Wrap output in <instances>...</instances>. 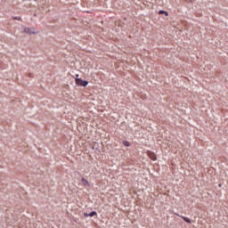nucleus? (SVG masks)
I'll list each match as a JSON object with an SVG mask.
<instances>
[{"instance_id": "1", "label": "nucleus", "mask_w": 228, "mask_h": 228, "mask_svg": "<svg viewBox=\"0 0 228 228\" xmlns=\"http://www.w3.org/2000/svg\"><path fill=\"white\" fill-rule=\"evenodd\" d=\"M75 81L77 86H88V81L86 80H83L81 78H76Z\"/></svg>"}, {"instance_id": "9", "label": "nucleus", "mask_w": 228, "mask_h": 228, "mask_svg": "<svg viewBox=\"0 0 228 228\" xmlns=\"http://www.w3.org/2000/svg\"><path fill=\"white\" fill-rule=\"evenodd\" d=\"M13 20H22V18H20V17H19V18L14 17V18H13Z\"/></svg>"}, {"instance_id": "7", "label": "nucleus", "mask_w": 228, "mask_h": 228, "mask_svg": "<svg viewBox=\"0 0 228 228\" xmlns=\"http://www.w3.org/2000/svg\"><path fill=\"white\" fill-rule=\"evenodd\" d=\"M96 215H97V212L93 211V212H91V213L89 214V216H96Z\"/></svg>"}, {"instance_id": "8", "label": "nucleus", "mask_w": 228, "mask_h": 228, "mask_svg": "<svg viewBox=\"0 0 228 228\" xmlns=\"http://www.w3.org/2000/svg\"><path fill=\"white\" fill-rule=\"evenodd\" d=\"M123 143H124L125 147H129V145H130L129 142H127V141H125Z\"/></svg>"}, {"instance_id": "10", "label": "nucleus", "mask_w": 228, "mask_h": 228, "mask_svg": "<svg viewBox=\"0 0 228 228\" xmlns=\"http://www.w3.org/2000/svg\"><path fill=\"white\" fill-rule=\"evenodd\" d=\"M84 216H86H86H89V214H88V213H85V214H84Z\"/></svg>"}, {"instance_id": "5", "label": "nucleus", "mask_w": 228, "mask_h": 228, "mask_svg": "<svg viewBox=\"0 0 228 228\" xmlns=\"http://www.w3.org/2000/svg\"><path fill=\"white\" fill-rule=\"evenodd\" d=\"M183 220L184 222H186L187 224H191V219L188 218V217H185V216H182Z\"/></svg>"}, {"instance_id": "12", "label": "nucleus", "mask_w": 228, "mask_h": 228, "mask_svg": "<svg viewBox=\"0 0 228 228\" xmlns=\"http://www.w3.org/2000/svg\"><path fill=\"white\" fill-rule=\"evenodd\" d=\"M28 77H31V73H28Z\"/></svg>"}, {"instance_id": "2", "label": "nucleus", "mask_w": 228, "mask_h": 228, "mask_svg": "<svg viewBox=\"0 0 228 228\" xmlns=\"http://www.w3.org/2000/svg\"><path fill=\"white\" fill-rule=\"evenodd\" d=\"M23 33H25L26 35H35V28H25L23 30Z\"/></svg>"}, {"instance_id": "13", "label": "nucleus", "mask_w": 228, "mask_h": 228, "mask_svg": "<svg viewBox=\"0 0 228 228\" xmlns=\"http://www.w3.org/2000/svg\"><path fill=\"white\" fill-rule=\"evenodd\" d=\"M79 77V75H76V77Z\"/></svg>"}, {"instance_id": "6", "label": "nucleus", "mask_w": 228, "mask_h": 228, "mask_svg": "<svg viewBox=\"0 0 228 228\" xmlns=\"http://www.w3.org/2000/svg\"><path fill=\"white\" fill-rule=\"evenodd\" d=\"M159 13L161 15V14H165L166 17H168V12H165V11H159Z\"/></svg>"}, {"instance_id": "3", "label": "nucleus", "mask_w": 228, "mask_h": 228, "mask_svg": "<svg viewBox=\"0 0 228 228\" xmlns=\"http://www.w3.org/2000/svg\"><path fill=\"white\" fill-rule=\"evenodd\" d=\"M149 157H150L151 159H152L153 161H156V159H157L156 154H154V153H152V152H150V153H149Z\"/></svg>"}, {"instance_id": "4", "label": "nucleus", "mask_w": 228, "mask_h": 228, "mask_svg": "<svg viewBox=\"0 0 228 228\" xmlns=\"http://www.w3.org/2000/svg\"><path fill=\"white\" fill-rule=\"evenodd\" d=\"M81 183L85 185V186H90V183L87 182L86 179L82 178Z\"/></svg>"}, {"instance_id": "11", "label": "nucleus", "mask_w": 228, "mask_h": 228, "mask_svg": "<svg viewBox=\"0 0 228 228\" xmlns=\"http://www.w3.org/2000/svg\"><path fill=\"white\" fill-rule=\"evenodd\" d=\"M218 186L221 188L222 187V183H219Z\"/></svg>"}]
</instances>
